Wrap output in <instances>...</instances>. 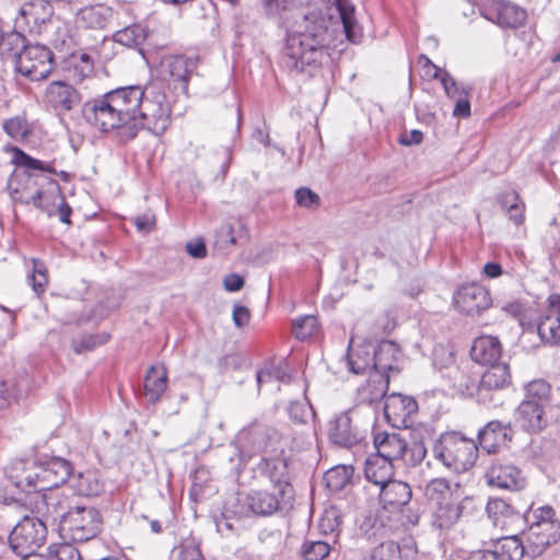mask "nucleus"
<instances>
[{
	"instance_id": "14",
	"label": "nucleus",
	"mask_w": 560,
	"mask_h": 560,
	"mask_svg": "<svg viewBox=\"0 0 560 560\" xmlns=\"http://www.w3.org/2000/svg\"><path fill=\"white\" fill-rule=\"evenodd\" d=\"M456 308L466 315H478L492 304L489 290L478 283L460 285L454 294Z\"/></svg>"
},
{
	"instance_id": "27",
	"label": "nucleus",
	"mask_w": 560,
	"mask_h": 560,
	"mask_svg": "<svg viewBox=\"0 0 560 560\" xmlns=\"http://www.w3.org/2000/svg\"><path fill=\"white\" fill-rule=\"evenodd\" d=\"M548 408L539 405L520 404L516 409V421L528 433H539L549 423Z\"/></svg>"
},
{
	"instance_id": "31",
	"label": "nucleus",
	"mask_w": 560,
	"mask_h": 560,
	"mask_svg": "<svg viewBox=\"0 0 560 560\" xmlns=\"http://www.w3.org/2000/svg\"><path fill=\"white\" fill-rule=\"evenodd\" d=\"M373 371L388 375V372L397 369V362L400 357L398 346L389 340H384L374 347Z\"/></svg>"
},
{
	"instance_id": "32",
	"label": "nucleus",
	"mask_w": 560,
	"mask_h": 560,
	"mask_svg": "<svg viewBox=\"0 0 560 560\" xmlns=\"http://www.w3.org/2000/svg\"><path fill=\"white\" fill-rule=\"evenodd\" d=\"M167 387V371L162 364L152 365L144 377L143 394L147 399L155 404L161 399Z\"/></svg>"
},
{
	"instance_id": "37",
	"label": "nucleus",
	"mask_w": 560,
	"mask_h": 560,
	"mask_svg": "<svg viewBox=\"0 0 560 560\" xmlns=\"http://www.w3.org/2000/svg\"><path fill=\"white\" fill-rule=\"evenodd\" d=\"M458 483H451L445 478L432 479L425 486V497L432 505L445 503L452 500H456L454 492L458 489Z\"/></svg>"
},
{
	"instance_id": "49",
	"label": "nucleus",
	"mask_w": 560,
	"mask_h": 560,
	"mask_svg": "<svg viewBox=\"0 0 560 560\" xmlns=\"http://www.w3.org/2000/svg\"><path fill=\"white\" fill-rule=\"evenodd\" d=\"M317 327V318L314 315L301 316L292 322V332L300 340L312 337L316 332Z\"/></svg>"
},
{
	"instance_id": "9",
	"label": "nucleus",
	"mask_w": 560,
	"mask_h": 560,
	"mask_svg": "<svg viewBox=\"0 0 560 560\" xmlns=\"http://www.w3.org/2000/svg\"><path fill=\"white\" fill-rule=\"evenodd\" d=\"M101 530V517L94 508L74 506L59 522V534L65 540L84 542L94 538Z\"/></svg>"
},
{
	"instance_id": "19",
	"label": "nucleus",
	"mask_w": 560,
	"mask_h": 560,
	"mask_svg": "<svg viewBox=\"0 0 560 560\" xmlns=\"http://www.w3.org/2000/svg\"><path fill=\"white\" fill-rule=\"evenodd\" d=\"M14 486L26 492L25 495L44 493L51 490L47 482L46 469L43 460L33 462L23 468L21 475L10 476Z\"/></svg>"
},
{
	"instance_id": "30",
	"label": "nucleus",
	"mask_w": 560,
	"mask_h": 560,
	"mask_svg": "<svg viewBox=\"0 0 560 560\" xmlns=\"http://www.w3.org/2000/svg\"><path fill=\"white\" fill-rule=\"evenodd\" d=\"M502 347L497 337L481 336L475 339L470 355L474 361L485 365L499 363L501 358Z\"/></svg>"
},
{
	"instance_id": "10",
	"label": "nucleus",
	"mask_w": 560,
	"mask_h": 560,
	"mask_svg": "<svg viewBox=\"0 0 560 560\" xmlns=\"http://www.w3.org/2000/svg\"><path fill=\"white\" fill-rule=\"evenodd\" d=\"M16 56L15 67L19 73L32 81H40L52 70V54L42 45L13 46L11 50Z\"/></svg>"
},
{
	"instance_id": "8",
	"label": "nucleus",
	"mask_w": 560,
	"mask_h": 560,
	"mask_svg": "<svg viewBox=\"0 0 560 560\" xmlns=\"http://www.w3.org/2000/svg\"><path fill=\"white\" fill-rule=\"evenodd\" d=\"M243 458L258 453H283L284 443L279 431L268 424L255 422L243 429L236 436Z\"/></svg>"
},
{
	"instance_id": "41",
	"label": "nucleus",
	"mask_w": 560,
	"mask_h": 560,
	"mask_svg": "<svg viewBox=\"0 0 560 560\" xmlns=\"http://www.w3.org/2000/svg\"><path fill=\"white\" fill-rule=\"evenodd\" d=\"M522 404L539 405L549 408L551 402V387L544 380H535L525 386V395Z\"/></svg>"
},
{
	"instance_id": "4",
	"label": "nucleus",
	"mask_w": 560,
	"mask_h": 560,
	"mask_svg": "<svg viewBox=\"0 0 560 560\" xmlns=\"http://www.w3.org/2000/svg\"><path fill=\"white\" fill-rule=\"evenodd\" d=\"M37 177L27 176V184L23 191L14 187L11 180L9 188L14 201L33 203L36 208L47 212L49 217L57 214L62 223L70 224L71 208L59 194V186L55 180H48L47 189H38Z\"/></svg>"
},
{
	"instance_id": "36",
	"label": "nucleus",
	"mask_w": 560,
	"mask_h": 560,
	"mask_svg": "<svg viewBox=\"0 0 560 560\" xmlns=\"http://www.w3.org/2000/svg\"><path fill=\"white\" fill-rule=\"evenodd\" d=\"M433 506L432 524L440 529L451 528L457 523L462 515V506L457 502V499Z\"/></svg>"
},
{
	"instance_id": "33",
	"label": "nucleus",
	"mask_w": 560,
	"mask_h": 560,
	"mask_svg": "<svg viewBox=\"0 0 560 560\" xmlns=\"http://www.w3.org/2000/svg\"><path fill=\"white\" fill-rule=\"evenodd\" d=\"M69 483L79 495L84 497L98 495L104 488V483L97 470H85L78 474L71 472Z\"/></svg>"
},
{
	"instance_id": "51",
	"label": "nucleus",
	"mask_w": 560,
	"mask_h": 560,
	"mask_svg": "<svg viewBox=\"0 0 560 560\" xmlns=\"http://www.w3.org/2000/svg\"><path fill=\"white\" fill-rule=\"evenodd\" d=\"M47 560H80L79 550L70 542L51 544L48 547Z\"/></svg>"
},
{
	"instance_id": "34",
	"label": "nucleus",
	"mask_w": 560,
	"mask_h": 560,
	"mask_svg": "<svg viewBox=\"0 0 560 560\" xmlns=\"http://www.w3.org/2000/svg\"><path fill=\"white\" fill-rule=\"evenodd\" d=\"M364 474L365 478L370 482L380 486L381 488L385 483L393 480L392 477L394 475V464L375 454H372L365 460Z\"/></svg>"
},
{
	"instance_id": "64",
	"label": "nucleus",
	"mask_w": 560,
	"mask_h": 560,
	"mask_svg": "<svg viewBox=\"0 0 560 560\" xmlns=\"http://www.w3.org/2000/svg\"><path fill=\"white\" fill-rule=\"evenodd\" d=\"M427 448L422 443L413 444L411 447L407 446L406 458H401V462L406 465L415 466L422 462L425 457Z\"/></svg>"
},
{
	"instance_id": "42",
	"label": "nucleus",
	"mask_w": 560,
	"mask_h": 560,
	"mask_svg": "<svg viewBox=\"0 0 560 560\" xmlns=\"http://www.w3.org/2000/svg\"><path fill=\"white\" fill-rule=\"evenodd\" d=\"M335 3L347 38L355 43L360 37V33L354 16V5L350 0H335Z\"/></svg>"
},
{
	"instance_id": "22",
	"label": "nucleus",
	"mask_w": 560,
	"mask_h": 560,
	"mask_svg": "<svg viewBox=\"0 0 560 560\" xmlns=\"http://www.w3.org/2000/svg\"><path fill=\"white\" fill-rule=\"evenodd\" d=\"M513 430L511 424L499 420L488 422L478 432V442L488 454L497 453L502 446L512 440Z\"/></svg>"
},
{
	"instance_id": "48",
	"label": "nucleus",
	"mask_w": 560,
	"mask_h": 560,
	"mask_svg": "<svg viewBox=\"0 0 560 560\" xmlns=\"http://www.w3.org/2000/svg\"><path fill=\"white\" fill-rule=\"evenodd\" d=\"M324 479L328 489L339 491L349 483L351 471L346 466H336L325 474Z\"/></svg>"
},
{
	"instance_id": "13",
	"label": "nucleus",
	"mask_w": 560,
	"mask_h": 560,
	"mask_svg": "<svg viewBox=\"0 0 560 560\" xmlns=\"http://www.w3.org/2000/svg\"><path fill=\"white\" fill-rule=\"evenodd\" d=\"M481 12L487 20L509 28L522 26L527 18L524 9L504 0H481Z\"/></svg>"
},
{
	"instance_id": "16",
	"label": "nucleus",
	"mask_w": 560,
	"mask_h": 560,
	"mask_svg": "<svg viewBox=\"0 0 560 560\" xmlns=\"http://www.w3.org/2000/svg\"><path fill=\"white\" fill-rule=\"evenodd\" d=\"M489 486L510 491H518L526 487L527 479L522 469L510 463H495L486 474Z\"/></svg>"
},
{
	"instance_id": "63",
	"label": "nucleus",
	"mask_w": 560,
	"mask_h": 560,
	"mask_svg": "<svg viewBox=\"0 0 560 560\" xmlns=\"http://www.w3.org/2000/svg\"><path fill=\"white\" fill-rule=\"evenodd\" d=\"M290 418L298 423H306L314 416L310 404L293 401L289 406Z\"/></svg>"
},
{
	"instance_id": "21",
	"label": "nucleus",
	"mask_w": 560,
	"mask_h": 560,
	"mask_svg": "<svg viewBox=\"0 0 560 560\" xmlns=\"http://www.w3.org/2000/svg\"><path fill=\"white\" fill-rule=\"evenodd\" d=\"M161 74L174 83H179L184 92L190 75L197 67V60L182 55H170L161 60Z\"/></svg>"
},
{
	"instance_id": "1",
	"label": "nucleus",
	"mask_w": 560,
	"mask_h": 560,
	"mask_svg": "<svg viewBox=\"0 0 560 560\" xmlns=\"http://www.w3.org/2000/svg\"><path fill=\"white\" fill-rule=\"evenodd\" d=\"M137 92L129 86L119 88L103 96L90 100L82 106L84 119L102 132L117 130L122 141L135 138V110Z\"/></svg>"
},
{
	"instance_id": "58",
	"label": "nucleus",
	"mask_w": 560,
	"mask_h": 560,
	"mask_svg": "<svg viewBox=\"0 0 560 560\" xmlns=\"http://www.w3.org/2000/svg\"><path fill=\"white\" fill-rule=\"evenodd\" d=\"M294 198L299 207L308 210L318 209L322 202L319 195L307 187L298 188L294 192Z\"/></svg>"
},
{
	"instance_id": "11",
	"label": "nucleus",
	"mask_w": 560,
	"mask_h": 560,
	"mask_svg": "<svg viewBox=\"0 0 560 560\" xmlns=\"http://www.w3.org/2000/svg\"><path fill=\"white\" fill-rule=\"evenodd\" d=\"M46 521L39 516L24 515L12 529L9 545L18 556H27L36 552L46 540Z\"/></svg>"
},
{
	"instance_id": "54",
	"label": "nucleus",
	"mask_w": 560,
	"mask_h": 560,
	"mask_svg": "<svg viewBox=\"0 0 560 560\" xmlns=\"http://www.w3.org/2000/svg\"><path fill=\"white\" fill-rule=\"evenodd\" d=\"M330 551V546L322 540H307L302 546V556L305 560H323Z\"/></svg>"
},
{
	"instance_id": "50",
	"label": "nucleus",
	"mask_w": 560,
	"mask_h": 560,
	"mask_svg": "<svg viewBox=\"0 0 560 560\" xmlns=\"http://www.w3.org/2000/svg\"><path fill=\"white\" fill-rule=\"evenodd\" d=\"M105 12L102 7H89L81 10L79 19L86 27L103 28L106 25Z\"/></svg>"
},
{
	"instance_id": "23",
	"label": "nucleus",
	"mask_w": 560,
	"mask_h": 560,
	"mask_svg": "<svg viewBox=\"0 0 560 560\" xmlns=\"http://www.w3.org/2000/svg\"><path fill=\"white\" fill-rule=\"evenodd\" d=\"M293 498H283L273 489V492L255 490L247 494L246 503L257 515H271L280 509L291 505Z\"/></svg>"
},
{
	"instance_id": "46",
	"label": "nucleus",
	"mask_w": 560,
	"mask_h": 560,
	"mask_svg": "<svg viewBox=\"0 0 560 560\" xmlns=\"http://www.w3.org/2000/svg\"><path fill=\"white\" fill-rule=\"evenodd\" d=\"M454 373V388L466 397L476 396L479 400V380L477 381L476 378L464 374L458 369H456Z\"/></svg>"
},
{
	"instance_id": "3",
	"label": "nucleus",
	"mask_w": 560,
	"mask_h": 560,
	"mask_svg": "<svg viewBox=\"0 0 560 560\" xmlns=\"http://www.w3.org/2000/svg\"><path fill=\"white\" fill-rule=\"evenodd\" d=\"M129 91H136L138 94L132 113V122H136L135 137L143 128L154 135H162L171 124L172 113L164 81H151L144 88L130 85Z\"/></svg>"
},
{
	"instance_id": "59",
	"label": "nucleus",
	"mask_w": 560,
	"mask_h": 560,
	"mask_svg": "<svg viewBox=\"0 0 560 560\" xmlns=\"http://www.w3.org/2000/svg\"><path fill=\"white\" fill-rule=\"evenodd\" d=\"M109 336L107 334L88 335L72 341L73 350L77 353L93 350L96 346L107 342Z\"/></svg>"
},
{
	"instance_id": "18",
	"label": "nucleus",
	"mask_w": 560,
	"mask_h": 560,
	"mask_svg": "<svg viewBox=\"0 0 560 560\" xmlns=\"http://www.w3.org/2000/svg\"><path fill=\"white\" fill-rule=\"evenodd\" d=\"M417 410L418 404L410 396L393 393L385 399L384 415L393 427H408L410 417Z\"/></svg>"
},
{
	"instance_id": "5",
	"label": "nucleus",
	"mask_w": 560,
	"mask_h": 560,
	"mask_svg": "<svg viewBox=\"0 0 560 560\" xmlns=\"http://www.w3.org/2000/svg\"><path fill=\"white\" fill-rule=\"evenodd\" d=\"M434 457L455 472L467 471L478 457V446L474 440L456 432L442 434L433 445Z\"/></svg>"
},
{
	"instance_id": "61",
	"label": "nucleus",
	"mask_w": 560,
	"mask_h": 560,
	"mask_svg": "<svg viewBox=\"0 0 560 560\" xmlns=\"http://www.w3.org/2000/svg\"><path fill=\"white\" fill-rule=\"evenodd\" d=\"M439 79L441 80L444 91L450 98L457 100L458 97L469 94L470 89L459 86L454 78H452L446 71L441 73Z\"/></svg>"
},
{
	"instance_id": "38",
	"label": "nucleus",
	"mask_w": 560,
	"mask_h": 560,
	"mask_svg": "<svg viewBox=\"0 0 560 560\" xmlns=\"http://www.w3.org/2000/svg\"><path fill=\"white\" fill-rule=\"evenodd\" d=\"M20 13L28 24H44L54 14L52 2L50 0H32L21 7Z\"/></svg>"
},
{
	"instance_id": "52",
	"label": "nucleus",
	"mask_w": 560,
	"mask_h": 560,
	"mask_svg": "<svg viewBox=\"0 0 560 560\" xmlns=\"http://www.w3.org/2000/svg\"><path fill=\"white\" fill-rule=\"evenodd\" d=\"M256 378L258 386H261V384L270 382L289 383L291 381V375L289 374L285 366L273 365L271 368L258 371Z\"/></svg>"
},
{
	"instance_id": "7",
	"label": "nucleus",
	"mask_w": 560,
	"mask_h": 560,
	"mask_svg": "<svg viewBox=\"0 0 560 560\" xmlns=\"http://www.w3.org/2000/svg\"><path fill=\"white\" fill-rule=\"evenodd\" d=\"M5 504L16 510H30L33 514H37L46 523L51 520L62 521L68 516V512L73 508L70 506L69 499L58 489H51L44 493L23 495L20 498H5Z\"/></svg>"
},
{
	"instance_id": "15",
	"label": "nucleus",
	"mask_w": 560,
	"mask_h": 560,
	"mask_svg": "<svg viewBox=\"0 0 560 560\" xmlns=\"http://www.w3.org/2000/svg\"><path fill=\"white\" fill-rule=\"evenodd\" d=\"M540 339L550 345H560V295L550 294L547 306L536 320Z\"/></svg>"
},
{
	"instance_id": "44",
	"label": "nucleus",
	"mask_w": 560,
	"mask_h": 560,
	"mask_svg": "<svg viewBox=\"0 0 560 560\" xmlns=\"http://www.w3.org/2000/svg\"><path fill=\"white\" fill-rule=\"evenodd\" d=\"M501 207L506 211L511 221L520 225L524 221L525 205L515 190L503 192L499 197Z\"/></svg>"
},
{
	"instance_id": "62",
	"label": "nucleus",
	"mask_w": 560,
	"mask_h": 560,
	"mask_svg": "<svg viewBox=\"0 0 560 560\" xmlns=\"http://www.w3.org/2000/svg\"><path fill=\"white\" fill-rule=\"evenodd\" d=\"M433 365L436 369L448 368L454 363V352L451 347L438 345L433 349Z\"/></svg>"
},
{
	"instance_id": "29",
	"label": "nucleus",
	"mask_w": 560,
	"mask_h": 560,
	"mask_svg": "<svg viewBox=\"0 0 560 560\" xmlns=\"http://www.w3.org/2000/svg\"><path fill=\"white\" fill-rule=\"evenodd\" d=\"M374 354V346L372 343L350 345L343 363L353 374L370 373L373 371Z\"/></svg>"
},
{
	"instance_id": "57",
	"label": "nucleus",
	"mask_w": 560,
	"mask_h": 560,
	"mask_svg": "<svg viewBox=\"0 0 560 560\" xmlns=\"http://www.w3.org/2000/svg\"><path fill=\"white\" fill-rule=\"evenodd\" d=\"M399 546L393 540L380 544L371 552V560H399Z\"/></svg>"
},
{
	"instance_id": "26",
	"label": "nucleus",
	"mask_w": 560,
	"mask_h": 560,
	"mask_svg": "<svg viewBox=\"0 0 560 560\" xmlns=\"http://www.w3.org/2000/svg\"><path fill=\"white\" fill-rule=\"evenodd\" d=\"M47 102L57 110L69 112L77 106L80 101L78 91L65 81H54L46 90Z\"/></svg>"
},
{
	"instance_id": "60",
	"label": "nucleus",
	"mask_w": 560,
	"mask_h": 560,
	"mask_svg": "<svg viewBox=\"0 0 560 560\" xmlns=\"http://www.w3.org/2000/svg\"><path fill=\"white\" fill-rule=\"evenodd\" d=\"M13 151H14L13 162L16 165L25 167L27 170L46 171V172L51 171V167L49 165H46V164H44V162L27 155L22 150L14 148Z\"/></svg>"
},
{
	"instance_id": "20",
	"label": "nucleus",
	"mask_w": 560,
	"mask_h": 560,
	"mask_svg": "<svg viewBox=\"0 0 560 560\" xmlns=\"http://www.w3.org/2000/svg\"><path fill=\"white\" fill-rule=\"evenodd\" d=\"M511 383L512 376L506 363L491 364L479 378V401H490L493 392L502 390Z\"/></svg>"
},
{
	"instance_id": "55",
	"label": "nucleus",
	"mask_w": 560,
	"mask_h": 560,
	"mask_svg": "<svg viewBox=\"0 0 560 560\" xmlns=\"http://www.w3.org/2000/svg\"><path fill=\"white\" fill-rule=\"evenodd\" d=\"M176 551L177 560H203L199 542L194 537L183 539Z\"/></svg>"
},
{
	"instance_id": "17",
	"label": "nucleus",
	"mask_w": 560,
	"mask_h": 560,
	"mask_svg": "<svg viewBox=\"0 0 560 560\" xmlns=\"http://www.w3.org/2000/svg\"><path fill=\"white\" fill-rule=\"evenodd\" d=\"M328 435L334 444L342 447H351L363 439L350 411L340 412L329 421Z\"/></svg>"
},
{
	"instance_id": "25",
	"label": "nucleus",
	"mask_w": 560,
	"mask_h": 560,
	"mask_svg": "<svg viewBox=\"0 0 560 560\" xmlns=\"http://www.w3.org/2000/svg\"><path fill=\"white\" fill-rule=\"evenodd\" d=\"M412 492L408 483L390 480L381 487L380 501L388 512H397L411 500Z\"/></svg>"
},
{
	"instance_id": "53",
	"label": "nucleus",
	"mask_w": 560,
	"mask_h": 560,
	"mask_svg": "<svg viewBox=\"0 0 560 560\" xmlns=\"http://www.w3.org/2000/svg\"><path fill=\"white\" fill-rule=\"evenodd\" d=\"M342 523L340 511L336 506L326 509L319 520V529L323 534H335Z\"/></svg>"
},
{
	"instance_id": "2",
	"label": "nucleus",
	"mask_w": 560,
	"mask_h": 560,
	"mask_svg": "<svg viewBox=\"0 0 560 560\" xmlns=\"http://www.w3.org/2000/svg\"><path fill=\"white\" fill-rule=\"evenodd\" d=\"M328 37V31L322 23H313L304 32L290 34L282 57L283 65L292 71L312 73L329 60Z\"/></svg>"
},
{
	"instance_id": "24",
	"label": "nucleus",
	"mask_w": 560,
	"mask_h": 560,
	"mask_svg": "<svg viewBox=\"0 0 560 560\" xmlns=\"http://www.w3.org/2000/svg\"><path fill=\"white\" fill-rule=\"evenodd\" d=\"M375 455L387 462H399L406 458L407 442L397 433L380 432L374 436Z\"/></svg>"
},
{
	"instance_id": "35",
	"label": "nucleus",
	"mask_w": 560,
	"mask_h": 560,
	"mask_svg": "<svg viewBox=\"0 0 560 560\" xmlns=\"http://www.w3.org/2000/svg\"><path fill=\"white\" fill-rule=\"evenodd\" d=\"M487 513L493 525L504 529L509 522L521 521V516L506 501L500 498H490L487 503Z\"/></svg>"
},
{
	"instance_id": "39",
	"label": "nucleus",
	"mask_w": 560,
	"mask_h": 560,
	"mask_svg": "<svg viewBox=\"0 0 560 560\" xmlns=\"http://www.w3.org/2000/svg\"><path fill=\"white\" fill-rule=\"evenodd\" d=\"M47 482L51 489H58L60 485L70 480L71 464L61 457H50L44 459Z\"/></svg>"
},
{
	"instance_id": "45",
	"label": "nucleus",
	"mask_w": 560,
	"mask_h": 560,
	"mask_svg": "<svg viewBox=\"0 0 560 560\" xmlns=\"http://www.w3.org/2000/svg\"><path fill=\"white\" fill-rule=\"evenodd\" d=\"M148 36L145 27L141 24H132L122 30L117 31L113 35L115 43L126 47H138L142 45Z\"/></svg>"
},
{
	"instance_id": "28",
	"label": "nucleus",
	"mask_w": 560,
	"mask_h": 560,
	"mask_svg": "<svg viewBox=\"0 0 560 560\" xmlns=\"http://www.w3.org/2000/svg\"><path fill=\"white\" fill-rule=\"evenodd\" d=\"M389 375L372 371L365 384L358 388V400L361 404L373 405L381 401L388 389Z\"/></svg>"
},
{
	"instance_id": "12",
	"label": "nucleus",
	"mask_w": 560,
	"mask_h": 560,
	"mask_svg": "<svg viewBox=\"0 0 560 560\" xmlns=\"http://www.w3.org/2000/svg\"><path fill=\"white\" fill-rule=\"evenodd\" d=\"M258 471L266 476L273 485V489L283 498H293V488L289 481L288 460L283 453H270L269 456L261 457L257 465Z\"/></svg>"
},
{
	"instance_id": "43",
	"label": "nucleus",
	"mask_w": 560,
	"mask_h": 560,
	"mask_svg": "<svg viewBox=\"0 0 560 560\" xmlns=\"http://www.w3.org/2000/svg\"><path fill=\"white\" fill-rule=\"evenodd\" d=\"M495 550H499V555L504 560H521L524 553H528L527 542L525 541L524 544L516 535L502 537L500 546H498Z\"/></svg>"
},
{
	"instance_id": "56",
	"label": "nucleus",
	"mask_w": 560,
	"mask_h": 560,
	"mask_svg": "<svg viewBox=\"0 0 560 560\" xmlns=\"http://www.w3.org/2000/svg\"><path fill=\"white\" fill-rule=\"evenodd\" d=\"M3 130L16 141L24 140L30 133L28 125L24 118L13 117L3 122Z\"/></svg>"
},
{
	"instance_id": "6",
	"label": "nucleus",
	"mask_w": 560,
	"mask_h": 560,
	"mask_svg": "<svg viewBox=\"0 0 560 560\" xmlns=\"http://www.w3.org/2000/svg\"><path fill=\"white\" fill-rule=\"evenodd\" d=\"M527 520L529 527L524 535L528 555L537 557L560 539V521L556 516V511L549 505L533 510L527 515Z\"/></svg>"
},
{
	"instance_id": "40",
	"label": "nucleus",
	"mask_w": 560,
	"mask_h": 560,
	"mask_svg": "<svg viewBox=\"0 0 560 560\" xmlns=\"http://www.w3.org/2000/svg\"><path fill=\"white\" fill-rule=\"evenodd\" d=\"M242 231L241 222H224L215 232L214 247L223 254L229 253L236 245Z\"/></svg>"
},
{
	"instance_id": "47",
	"label": "nucleus",
	"mask_w": 560,
	"mask_h": 560,
	"mask_svg": "<svg viewBox=\"0 0 560 560\" xmlns=\"http://www.w3.org/2000/svg\"><path fill=\"white\" fill-rule=\"evenodd\" d=\"M27 282L37 295L45 291L48 283L47 268L39 259H32V272L27 276Z\"/></svg>"
}]
</instances>
